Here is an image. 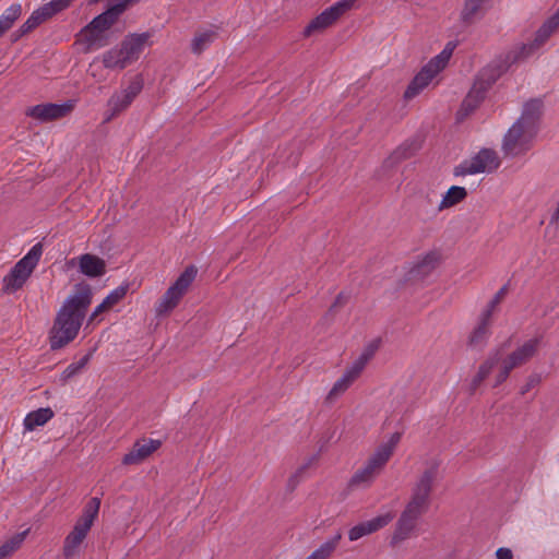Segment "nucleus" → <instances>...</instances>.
I'll use <instances>...</instances> for the list:
<instances>
[{
	"label": "nucleus",
	"mask_w": 559,
	"mask_h": 559,
	"mask_svg": "<svg viewBox=\"0 0 559 559\" xmlns=\"http://www.w3.org/2000/svg\"><path fill=\"white\" fill-rule=\"evenodd\" d=\"M35 12L39 15L43 22L47 21L48 19L40 12L39 9H36Z\"/></svg>",
	"instance_id": "47"
},
{
	"label": "nucleus",
	"mask_w": 559,
	"mask_h": 559,
	"mask_svg": "<svg viewBox=\"0 0 559 559\" xmlns=\"http://www.w3.org/2000/svg\"><path fill=\"white\" fill-rule=\"evenodd\" d=\"M92 287L86 283L75 285L73 293L66 299L57 313L50 331V347L59 349L72 342L82 325L86 311L92 304Z\"/></svg>",
	"instance_id": "1"
},
{
	"label": "nucleus",
	"mask_w": 559,
	"mask_h": 559,
	"mask_svg": "<svg viewBox=\"0 0 559 559\" xmlns=\"http://www.w3.org/2000/svg\"><path fill=\"white\" fill-rule=\"evenodd\" d=\"M455 48V41H448L443 49L437 56L432 57L414 76L405 90L404 97L406 99H412L428 87L448 67Z\"/></svg>",
	"instance_id": "4"
},
{
	"label": "nucleus",
	"mask_w": 559,
	"mask_h": 559,
	"mask_svg": "<svg viewBox=\"0 0 559 559\" xmlns=\"http://www.w3.org/2000/svg\"><path fill=\"white\" fill-rule=\"evenodd\" d=\"M440 461L431 459L426 462L421 474L412 487L411 498L405 511L420 518L429 508L430 493L439 476Z\"/></svg>",
	"instance_id": "3"
},
{
	"label": "nucleus",
	"mask_w": 559,
	"mask_h": 559,
	"mask_svg": "<svg viewBox=\"0 0 559 559\" xmlns=\"http://www.w3.org/2000/svg\"><path fill=\"white\" fill-rule=\"evenodd\" d=\"M198 270L194 265L188 266L166 290L156 306L157 314H166L177 307L182 296L195 280Z\"/></svg>",
	"instance_id": "10"
},
{
	"label": "nucleus",
	"mask_w": 559,
	"mask_h": 559,
	"mask_svg": "<svg viewBox=\"0 0 559 559\" xmlns=\"http://www.w3.org/2000/svg\"><path fill=\"white\" fill-rule=\"evenodd\" d=\"M117 48H112L103 55V63L108 69H123L119 59Z\"/></svg>",
	"instance_id": "36"
},
{
	"label": "nucleus",
	"mask_w": 559,
	"mask_h": 559,
	"mask_svg": "<svg viewBox=\"0 0 559 559\" xmlns=\"http://www.w3.org/2000/svg\"><path fill=\"white\" fill-rule=\"evenodd\" d=\"M87 533V530L76 524L74 525L73 530L70 532V534L66 537L64 540L63 555L66 558L70 559L75 556L79 546L83 543Z\"/></svg>",
	"instance_id": "25"
},
{
	"label": "nucleus",
	"mask_w": 559,
	"mask_h": 559,
	"mask_svg": "<svg viewBox=\"0 0 559 559\" xmlns=\"http://www.w3.org/2000/svg\"><path fill=\"white\" fill-rule=\"evenodd\" d=\"M402 438L399 431L390 433L357 468L349 480L350 488H368L384 469Z\"/></svg>",
	"instance_id": "2"
},
{
	"label": "nucleus",
	"mask_w": 559,
	"mask_h": 559,
	"mask_svg": "<svg viewBox=\"0 0 559 559\" xmlns=\"http://www.w3.org/2000/svg\"><path fill=\"white\" fill-rule=\"evenodd\" d=\"M557 32V28H555L546 19L536 29L533 40L526 44H522L514 50L513 61L526 59L534 55Z\"/></svg>",
	"instance_id": "16"
},
{
	"label": "nucleus",
	"mask_w": 559,
	"mask_h": 559,
	"mask_svg": "<svg viewBox=\"0 0 559 559\" xmlns=\"http://www.w3.org/2000/svg\"><path fill=\"white\" fill-rule=\"evenodd\" d=\"M127 294V287L119 286L115 288L110 294L103 300L108 308H112L117 305Z\"/></svg>",
	"instance_id": "37"
},
{
	"label": "nucleus",
	"mask_w": 559,
	"mask_h": 559,
	"mask_svg": "<svg viewBox=\"0 0 559 559\" xmlns=\"http://www.w3.org/2000/svg\"><path fill=\"white\" fill-rule=\"evenodd\" d=\"M53 1L55 2H59L60 3L59 5H61L60 10L63 11L64 9H67L71 4V2L73 0H53Z\"/></svg>",
	"instance_id": "46"
},
{
	"label": "nucleus",
	"mask_w": 559,
	"mask_h": 559,
	"mask_svg": "<svg viewBox=\"0 0 559 559\" xmlns=\"http://www.w3.org/2000/svg\"><path fill=\"white\" fill-rule=\"evenodd\" d=\"M419 518L412 513H407L405 510L402 512L400 519L396 522L394 533L391 538L392 544H399L411 536L416 528V523Z\"/></svg>",
	"instance_id": "22"
},
{
	"label": "nucleus",
	"mask_w": 559,
	"mask_h": 559,
	"mask_svg": "<svg viewBox=\"0 0 559 559\" xmlns=\"http://www.w3.org/2000/svg\"><path fill=\"white\" fill-rule=\"evenodd\" d=\"M93 352L84 355L80 360L70 364L62 372V380L67 381L78 374L91 360Z\"/></svg>",
	"instance_id": "34"
},
{
	"label": "nucleus",
	"mask_w": 559,
	"mask_h": 559,
	"mask_svg": "<svg viewBox=\"0 0 559 559\" xmlns=\"http://www.w3.org/2000/svg\"><path fill=\"white\" fill-rule=\"evenodd\" d=\"M356 0H338L333 3L331 7L325 9L322 13L316 16L310 23L306 26L304 31V35L306 37L311 36L312 34L320 33L325 28L333 25L344 13L350 10Z\"/></svg>",
	"instance_id": "12"
},
{
	"label": "nucleus",
	"mask_w": 559,
	"mask_h": 559,
	"mask_svg": "<svg viewBox=\"0 0 559 559\" xmlns=\"http://www.w3.org/2000/svg\"><path fill=\"white\" fill-rule=\"evenodd\" d=\"M43 254L41 243L34 245L29 251L13 266L3 280V286L8 292H15L25 284Z\"/></svg>",
	"instance_id": "8"
},
{
	"label": "nucleus",
	"mask_w": 559,
	"mask_h": 559,
	"mask_svg": "<svg viewBox=\"0 0 559 559\" xmlns=\"http://www.w3.org/2000/svg\"><path fill=\"white\" fill-rule=\"evenodd\" d=\"M53 417V412L49 407L38 408L28 413L24 418V427L27 431H33L37 427L44 426Z\"/></svg>",
	"instance_id": "27"
},
{
	"label": "nucleus",
	"mask_w": 559,
	"mask_h": 559,
	"mask_svg": "<svg viewBox=\"0 0 559 559\" xmlns=\"http://www.w3.org/2000/svg\"><path fill=\"white\" fill-rule=\"evenodd\" d=\"M487 0H465L461 10V20L473 23L484 15V5Z\"/></svg>",
	"instance_id": "28"
},
{
	"label": "nucleus",
	"mask_w": 559,
	"mask_h": 559,
	"mask_svg": "<svg viewBox=\"0 0 559 559\" xmlns=\"http://www.w3.org/2000/svg\"><path fill=\"white\" fill-rule=\"evenodd\" d=\"M27 534V531L16 534L13 537H11L9 540H7L3 545L0 546V559H7L9 558L15 550L20 548L23 540L25 539V536Z\"/></svg>",
	"instance_id": "32"
},
{
	"label": "nucleus",
	"mask_w": 559,
	"mask_h": 559,
	"mask_svg": "<svg viewBox=\"0 0 559 559\" xmlns=\"http://www.w3.org/2000/svg\"><path fill=\"white\" fill-rule=\"evenodd\" d=\"M467 195V191L464 187L452 186L443 195L438 204V211H444L450 209L460 202H462Z\"/></svg>",
	"instance_id": "31"
},
{
	"label": "nucleus",
	"mask_w": 559,
	"mask_h": 559,
	"mask_svg": "<svg viewBox=\"0 0 559 559\" xmlns=\"http://www.w3.org/2000/svg\"><path fill=\"white\" fill-rule=\"evenodd\" d=\"M441 252L431 249L415 257L405 267L404 280L414 285H424L428 282L441 262Z\"/></svg>",
	"instance_id": "6"
},
{
	"label": "nucleus",
	"mask_w": 559,
	"mask_h": 559,
	"mask_svg": "<svg viewBox=\"0 0 559 559\" xmlns=\"http://www.w3.org/2000/svg\"><path fill=\"white\" fill-rule=\"evenodd\" d=\"M496 558L497 559H512L513 552L510 548L500 547L496 550Z\"/></svg>",
	"instance_id": "42"
},
{
	"label": "nucleus",
	"mask_w": 559,
	"mask_h": 559,
	"mask_svg": "<svg viewBox=\"0 0 559 559\" xmlns=\"http://www.w3.org/2000/svg\"><path fill=\"white\" fill-rule=\"evenodd\" d=\"M110 310V308H108L104 301H102L95 309L94 311L92 312V314L88 318V323H95V322H99L102 319L99 318L102 313L106 312Z\"/></svg>",
	"instance_id": "41"
},
{
	"label": "nucleus",
	"mask_w": 559,
	"mask_h": 559,
	"mask_svg": "<svg viewBox=\"0 0 559 559\" xmlns=\"http://www.w3.org/2000/svg\"><path fill=\"white\" fill-rule=\"evenodd\" d=\"M100 507V500L97 497L92 498L84 507L82 515L76 521V525L90 531L94 520L97 518Z\"/></svg>",
	"instance_id": "29"
},
{
	"label": "nucleus",
	"mask_w": 559,
	"mask_h": 559,
	"mask_svg": "<svg viewBox=\"0 0 559 559\" xmlns=\"http://www.w3.org/2000/svg\"><path fill=\"white\" fill-rule=\"evenodd\" d=\"M140 94V81L138 76L127 87L112 94L108 99L105 121L108 122L124 111L134 98Z\"/></svg>",
	"instance_id": "14"
},
{
	"label": "nucleus",
	"mask_w": 559,
	"mask_h": 559,
	"mask_svg": "<svg viewBox=\"0 0 559 559\" xmlns=\"http://www.w3.org/2000/svg\"><path fill=\"white\" fill-rule=\"evenodd\" d=\"M395 513L391 510H385L379 513L377 516L358 523L353 526L348 532V538L350 542L358 540L359 538L370 535L393 521Z\"/></svg>",
	"instance_id": "18"
},
{
	"label": "nucleus",
	"mask_w": 559,
	"mask_h": 559,
	"mask_svg": "<svg viewBox=\"0 0 559 559\" xmlns=\"http://www.w3.org/2000/svg\"><path fill=\"white\" fill-rule=\"evenodd\" d=\"M485 97L486 96L478 91V85H472V88L462 103V110L466 114L473 111Z\"/></svg>",
	"instance_id": "33"
},
{
	"label": "nucleus",
	"mask_w": 559,
	"mask_h": 559,
	"mask_svg": "<svg viewBox=\"0 0 559 559\" xmlns=\"http://www.w3.org/2000/svg\"><path fill=\"white\" fill-rule=\"evenodd\" d=\"M501 165L498 152L493 148L484 147L469 158L463 160L455 169L456 175L471 176L478 174H490Z\"/></svg>",
	"instance_id": "9"
},
{
	"label": "nucleus",
	"mask_w": 559,
	"mask_h": 559,
	"mask_svg": "<svg viewBox=\"0 0 559 559\" xmlns=\"http://www.w3.org/2000/svg\"><path fill=\"white\" fill-rule=\"evenodd\" d=\"M372 352L364 353L344 371L342 377L336 380V382L330 390L328 394L329 401H335L350 388V385L358 379V377L362 372Z\"/></svg>",
	"instance_id": "15"
},
{
	"label": "nucleus",
	"mask_w": 559,
	"mask_h": 559,
	"mask_svg": "<svg viewBox=\"0 0 559 559\" xmlns=\"http://www.w3.org/2000/svg\"><path fill=\"white\" fill-rule=\"evenodd\" d=\"M36 26L34 25V23H32V21L29 20V17L20 26V28L13 34L14 36V40H17L20 39L21 37H23L24 35L28 34L29 32H32L33 29H35Z\"/></svg>",
	"instance_id": "40"
},
{
	"label": "nucleus",
	"mask_w": 559,
	"mask_h": 559,
	"mask_svg": "<svg viewBox=\"0 0 559 559\" xmlns=\"http://www.w3.org/2000/svg\"><path fill=\"white\" fill-rule=\"evenodd\" d=\"M119 59L122 68L124 69L132 62L136 61L140 56V35H132L126 38L120 47H117Z\"/></svg>",
	"instance_id": "23"
},
{
	"label": "nucleus",
	"mask_w": 559,
	"mask_h": 559,
	"mask_svg": "<svg viewBox=\"0 0 559 559\" xmlns=\"http://www.w3.org/2000/svg\"><path fill=\"white\" fill-rule=\"evenodd\" d=\"M547 20L550 22V24L559 31V7L556 9V11L547 17Z\"/></svg>",
	"instance_id": "43"
},
{
	"label": "nucleus",
	"mask_w": 559,
	"mask_h": 559,
	"mask_svg": "<svg viewBox=\"0 0 559 559\" xmlns=\"http://www.w3.org/2000/svg\"><path fill=\"white\" fill-rule=\"evenodd\" d=\"M71 102L63 104H40L27 109L26 115L39 121H52L66 117L73 110Z\"/></svg>",
	"instance_id": "19"
},
{
	"label": "nucleus",
	"mask_w": 559,
	"mask_h": 559,
	"mask_svg": "<svg viewBox=\"0 0 559 559\" xmlns=\"http://www.w3.org/2000/svg\"><path fill=\"white\" fill-rule=\"evenodd\" d=\"M506 360V350L498 348L492 350L480 364L476 374L472 379V389L476 390L483 381L491 380L492 386L502 384L507 379L500 380L502 362Z\"/></svg>",
	"instance_id": "11"
},
{
	"label": "nucleus",
	"mask_w": 559,
	"mask_h": 559,
	"mask_svg": "<svg viewBox=\"0 0 559 559\" xmlns=\"http://www.w3.org/2000/svg\"><path fill=\"white\" fill-rule=\"evenodd\" d=\"M544 112V103L539 98H532L524 103L520 117L515 122L533 129L538 133L540 118Z\"/></svg>",
	"instance_id": "20"
},
{
	"label": "nucleus",
	"mask_w": 559,
	"mask_h": 559,
	"mask_svg": "<svg viewBox=\"0 0 559 559\" xmlns=\"http://www.w3.org/2000/svg\"><path fill=\"white\" fill-rule=\"evenodd\" d=\"M538 382H539V378L538 377H532L530 379V382L527 383V386L522 390V393H525L531 386L537 384Z\"/></svg>",
	"instance_id": "45"
},
{
	"label": "nucleus",
	"mask_w": 559,
	"mask_h": 559,
	"mask_svg": "<svg viewBox=\"0 0 559 559\" xmlns=\"http://www.w3.org/2000/svg\"><path fill=\"white\" fill-rule=\"evenodd\" d=\"M164 443L160 438H143L142 439V459L156 452Z\"/></svg>",
	"instance_id": "35"
},
{
	"label": "nucleus",
	"mask_w": 559,
	"mask_h": 559,
	"mask_svg": "<svg viewBox=\"0 0 559 559\" xmlns=\"http://www.w3.org/2000/svg\"><path fill=\"white\" fill-rule=\"evenodd\" d=\"M22 15V4L12 3L0 15V38L12 28L14 23Z\"/></svg>",
	"instance_id": "30"
},
{
	"label": "nucleus",
	"mask_w": 559,
	"mask_h": 559,
	"mask_svg": "<svg viewBox=\"0 0 559 559\" xmlns=\"http://www.w3.org/2000/svg\"><path fill=\"white\" fill-rule=\"evenodd\" d=\"M540 345V337H532L519 345L514 350L507 353L506 360L502 362L500 380L508 379L510 372L526 364L536 353Z\"/></svg>",
	"instance_id": "13"
},
{
	"label": "nucleus",
	"mask_w": 559,
	"mask_h": 559,
	"mask_svg": "<svg viewBox=\"0 0 559 559\" xmlns=\"http://www.w3.org/2000/svg\"><path fill=\"white\" fill-rule=\"evenodd\" d=\"M134 0H117L105 12L94 17L82 31V37L88 45L99 43L108 31Z\"/></svg>",
	"instance_id": "5"
},
{
	"label": "nucleus",
	"mask_w": 559,
	"mask_h": 559,
	"mask_svg": "<svg viewBox=\"0 0 559 559\" xmlns=\"http://www.w3.org/2000/svg\"><path fill=\"white\" fill-rule=\"evenodd\" d=\"M500 295L495 296V298L488 304L486 309L480 314L479 321L472 331L468 343L473 347H483L487 340L490 336V322H491V316L493 313V310L496 309L497 305L500 301Z\"/></svg>",
	"instance_id": "17"
},
{
	"label": "nucleus",
	"mask_w": 559,
	"mask_h": 559,
	"mask_svg": "<svg viewBox=\"0 0 559 559\" xmlns=\"http://www.w3.org/2000/svg\"><path fill=\"white\" fill-rule=\"evenodd\" d=\"M140 462V441L136 440L130 453L123 456L122 463L124 465L136 464Z\"/></svg>",
	"instance_id": "38"
},
{
	"label": "nucleus",
	"mask_w": 559,
	"mask_h": 559,
	"mask_svg": "<svg viewBox=\"0 0 559 559\" xmlns=\"http://www.w3.org/2000/svg\"><path fill=\"white\" fill-rule=\"evenodd\" d=\"M141 41H142V45L146 41V37H145V35H144V34H142Z\"/></svg>",
	"instance_id": "48"
},
{
	"label": "nucleus",
	"mask_w": 559,
	"mask_h": 559,
	"mask_svg": "<svg viewBox=\"0 0 559 559\" xmlns=\"http://www.w3.org/2000/svg\"><path fill=\"white\" fill-rule=\"evenodd\" d=\"M80 271L88 277H98L106 273V263L97 255L85 253L79 258Z\"/></svg>",
	"instance_id": "24"
},
{
	"label": "nucleus",
	"mask_w": 559,
	"mask_h": 559,
	"mask_svg": "<svg viewBox=\"0 0 559 559\" xmlns=\"http://www.w3.org/2000/svg\"><path fill=\"white\" fill-rule=\"evenodd\" d=\"M28 17L36 27L44 23L35 11H33Z\"/></svg>",
	"instance_id": "44"
},
{
	"label": "nucleus",
	"mask_w": 559,
	"mask_h": 559,
	"mask_svg": "<svg viewBox=\"0 0 559 559\" xmlns=\"http://www.w3.org/2000/svg\"><path fill=\"white\" fill-rule=\"evenodd\" d=\"M537 132L518 122L504 133L501 150L507 157H520L525 155L534 145Z\"/></svg>",
	"instance_id": "7"
},
{
	"label": "nucleus",
	"mask_w": 559,
	"mask_h": 559,
	"mask_svg": "<svg viewBox=\"0 0 559 559\" xmlns=\"http://www.w3.org/2000/svg\"><path fill=\"white\" fill-rule=\"evenodd\" d=\"M218 36L217 28H204L195 33L191 40V49L194 53L203 52L210 45H212Z\"/></svg>",
	"instance_id": "26"
},
{
	"label": "nucleus",
	"mask_w": 559,
	"mask_h": 559,
	"mask_svg": "<svg viewBox=\"0 0 559 559\" xmlns=\"http://www.w3.org/2000/svg\"><path fill=\"white\" fill-rule=\"evenodd\" d=\"M503 71L504 68L498 62H491L478 72L473 85H478V91L486 96L491 85L499 79Z\"/></svg>",
	"instance_id": "21"
},
{
	"label": "nucleus",
	"mask_w": 559,
	"mask_h": 559,
	"mask_svg": "<svg viewBox=\"0 0 559 559\" xmlns=\"http://www.w3.org/2000/svg\"><path fill=\"white\" fill-rule=\"evenodd\" d=\"M59 4H60L59 2H55L53 0H51L50 2L45 3L44 5H41L38 9L49 20L55 14L61 12V10H60L61 5H59Z\"/></svg>",
	"instance_id": "39"
}]
</instances>
